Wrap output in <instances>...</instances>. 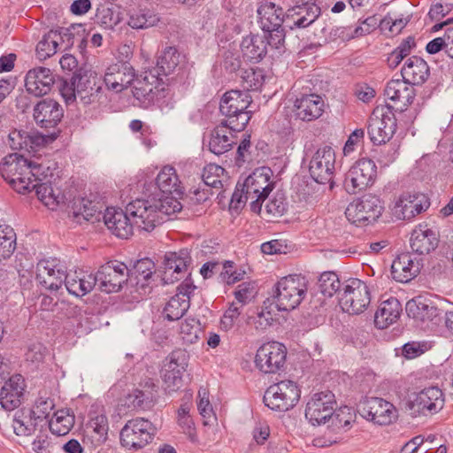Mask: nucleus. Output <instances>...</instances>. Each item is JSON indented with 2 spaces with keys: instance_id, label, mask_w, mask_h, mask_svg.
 I'll list each match as a JSON object with an SVG mask.
<instances>
[{
  "instance_id": "23",
  "label": "nucleus",
  "mask_w": 453,
  "mask_h": 453,
  "mask_svg": "<svg viewBox=\"0 0 453 453\" xmlns=\"http://www.w3.org/2000/svg\"><path fill=\"white\" fill-rule=\"evenodd\" d=\"M192 262L187 249L177 252H166L164 257V276L165 283H173L184 277Z\"/></svg>"
},
{
  "instance_id": "15",
  "label": "nucleus",
  "mask_w": 453,
  "mask_h": 453,
  "mask_svg": "<svg viewBox=\"0 0 453 453\" xmlns=\"http://www.w3.org/2000/svg\"><path fill=\"white\" fill-rule=\"evenodd\" d=\"M287 348L279 342L264 343L257 350L256 367L264 373H276L285 365Z\"/></svg>"
},
{
  "instance_id": "63",
  "label": "nucleus",
  "mask_w": 453,
  "mask_h": 453,
  "mask_svg": "<svg viewBox=\"0 0 453 453\" xmlns=\"http://www.w3.org/2000/svg\"><path fill=\"white\" fill-rule=\"evenodd\" d=\"M328 28L324 27L321 32L324 34L326 41H335L341 39L342 41H349L353 38H357L354 35V28L351 27H338L329 29L328 35H326Z\"/></svg>"
},
{
  "instance_id": "7",
  "label": "nucleus",
  "mask_w": 453,
  "mask_h": 453,
  "mask_svg": "<svg viewBox=\"0 0 453 453\" xmlns=\"http://www.w3.org/2000/svg\"><path fill=\"white\" fill-rule=\"evenodd\" d=\"M270 173V168L257 169L244 180L246 199H250V210L255 213H260L263 202L274 188Z\"/></svg>"
},
{
  "instance_id": "30",
  "label": "nucleus",
  "mask_w": 453,
  "mask_h": 453,
  "mask_svg": "<svg viewBox=\"0 0 453 453\" xmlns=\"http://www.w3.org/2000/svg\"><path fill=\"white\" fill-rule=\"evenodd\" d=\"M421 266L417 257L408 252L402 253L393 261L391 273L396 281L409 282L420 273Z\"/></svg>"
},
{
  "instance_id": "33",
  "label": "nucleus",
  "mask_w": 453,
  "mask_h": 453,
  "mask_svg": "<svg viewBox=\"0 0 453 453\" xmlns=\"http://www.w3.org/2000/svg\"><path fill=\"white\" fill-rule=\"evenodd\" d=\"M320 12L319 5L293 4L287 12L286 27L290 29L305 28L318 19Z\"/></svg>"
},
{
  "instance_id": "11",
  "label": "nucleus",
  "mask_w": 453,
  "mask_h": 453,
  "mask_svg": "<svg viewBox=\"0 0 453 453\" xmlns=\"http://www.w3.org/2000/svg\"><path fill=\"white\" fill-rule=\"evenodd\" d=\"M377 176V166L370 158L357 160L347 172L343 186L349 194H357L372 186Z\"/></svg>"
},
{
  "instance_id": "45",
  "label": "nucleus",
  "mask_w": 453,
  "mask_h": 453,
  "mask_svg": "<svg viewBox=\"0 0 453 453\" xmlns=\"http://www.w3.org/2000/svg\"><path fill=\"white\" fill-rule=\"evenodd\" d=\"M156 184L159 191L163 194H175L182 198L183 192L180 188V180L176 170L170 165L165 166L157 174Z\"/></svg>"
},
{
  "instance_id": "52",
  "label": "nucleus",
  "mask_w": 453,
  "mask_h": 453,
  "mask_svg": "<svg viewBox=\"0 0 453 453\" xmlns=\"http://www.w3.org/2000/svg\"><path fill=\"white\" fill-rule=\"evenodd\" d=\"M241 85L244 91H257L264 85L265 75L263 69L249 68L241 70Z\"/></svg>"
},
{
  "instance_id": "54",
  "label": "nucleus",
  "mask_w": 453,
  "mask_h": 453,
  "mask_svg": "<svg viewBox=\"0 0 453 453\" xmlns=\"http://www.w3.org/2000/svg\"><path fill=\"white\" fill-rule=\"evenodd\" d=\"M319 289L324 296L331 297L338 293L341 296L342 293V283L338 275L334 272H325L320 274L319 279Z\"/></svg>"
},
{
  "instance_id": "27",
  "label": "nucleus",
  "mask_w": 453,
  "mask_h": 453,
  "mask_svg": "<svg viewBox=\"0 0 453 453\" xmlns=\"http://www.w3.org/2000/svg\"><path fill=\"white\" fill-rule=\"evenodd\" d=\"M64 116V110L57 101L45 98L34 107V119L42 128H53L58 126Z\"/></svg>"
},
{
  "instance_id": "18",
  "label": "nucleus",
  "mask_w": 453,
  "mask_h": 453,
  "mask_svg": "<svg viewBox=\"0 0 453 453\" xmlns=\"http://www.w3.org/2000/svg\"><path fill=\"white\" fill-rule=\"evenodd\" d=\"M335 154L332 147L325 145L319 148L310 161L311 177L319 184L329 183L333 188Z\"/></svg>"
},
{
  "instance_id": "50",
  "label": "nucleus",
  "mask_w": 453,
  "mask_h": 453,
  "mask_svg": "<svg viewBox=\"0 0 453 453\" xmlns=\"http://www.w3.org/2000/svg\"><path fill=\"white\" fill-rule=\"evenodd\" d=\"M108 419L105 415H96L91 418L87 424V436H91L96 441V445H102L108 435Z\"/></svg>"
},
{
  "instance_id": "25",
  "label": "nucleus",
  "mask_w": 453,
  "mask_h": 453,
  "mask_svg": "<svg viewBox=\"0 0 453 453\" xmlns=\"http://www.w3.org/2000/svg\"><path fill=\"white\" fill-rule=\"evenodd\" d=\"M103 219L107 228L112 234L121 239H128L134 233V223L126 211L107 208L103 214Z\"/></svg>"
},
{
  "instance_id": "17",
  "label": "nucleus",
  "mask_w": 453,
  "mask_h": 453,
  "mask_svg": "<svg viewBox=\"0 0 453 453\" xmlns=\"http://www.w3.org/2000/svg\"><path fill=\"white\" fill-rule=\"evenodd\" d=\"M165 82L150 70L144 73L142 79H138L133 88V95L142 106L147 108L161 97H165Z\"/></svg>"
},
{
  "instance_id": "19",
  "label": "nucleus",
  "mask_w": 453,
  "mask_h": 453,
  "mask_svg": "<svg viewBox=\"0 0 453 453\" xmlns=\"http://www.w3.org/2000/svg\"><path fill=\"white\" fill-rule=\"evenodd\" d=\"M104 82L101 76L92 71L81 70L76 73V92L84 104L101 103L104 96Z\"/></svg>"
},
{
  "instance_id": "34",
  "label": "nucleus",
  "mask_w": 453,
  "mask_h": 453,
  "mask_svg": "<svg viewBox=\"0 0 453 453\" xmlns=\"http://www.w3.org/2000/svg\"><path fill=\"white\" fill-rule=\"evenodd\" d=\"M66 274L60 269H56L53 262L41 260L36 266V280L40 285L50 291L58 290Z\"/></svg>"
},
{
  "instance_id": "39",
  "label": "nucleus",
  "mask_w": 453,
  "mask_h": 453,
  "mask_svg": "<svg viewBox=\"0 0 453 453\" xmlns=\"http://www.w3.org/2000/svg\"><path fill=\"white\" fill-rule=\"evenodd\" d=\"M68 208L69 213H72L73 218L78 222H81V219L87 221L99 220L101 216L99 203L86 197H74Z\"/></svg>"
},
{
  "instance_id": "48",
  "label": "nucleus",
  "mask_w": 453,
  "mask_h": 453,
  "mask_svg": "<svg viewBox=\"0 0 453 453\" xmlns=\"http://www.w3.org/2000/svg\"><path fill=\"white\" fill-rule=\"evenodd\" d=\"M159 17L155 12L144 8L130 11L127 24L134 29H146L157 25Z\"/></svg>"
},
{
  "instance_id": "40",
  "label": "nucleus",
  "mask_w": 453,
  "mask_h": 453,
  "mask_svg": "<svg viewBox=\"0 0 453 453\" xmlns=\"http://www.w3.org/2000/svg\"><path fill=\"white\" fill-rule=\"evenodd\" d=\"M403 308L401 303L395 297L382 302L374 315V324L378 328L384 329L400 318Z\"/></svg>"
},
{
  "instance_id": "16",
  "label": "nucleus",
  "mask_w": 453,
  "mask_h": 453,
  "mask_svg": "<svg viewBox=\"0 0 453 453\" xmlns=\"http://www.w3.org/2000/svg\"><path fill=\"white\" fill-rule=\"evenodd\" d=\"M357 410L363 418L379 425H389L396 417L395 406L380 397H365L360 400Z\"/></svg>"
},
{
  "instance_id": "9",
  "label": "nucleus",
  "mask_w": 453,
  "mask_h": 453,
  "mask_svg": "<svg viewBox=\"0 0 453 453\" xmlns=\"http://www.w3.org/2000/svg\"><path fill=\"white\" fill-rule=\"evenodd\" d=\"M383 209L379 196L365 194L348 205L345 215L348 220L355 225H368L381 215Z\"/></svg>"
},
{
  "instance_id": "58",
  "label": "nucleus",
  "mask_w": 453,
  "mask_h": 453,
  "mask_svg": "<svg viewBox=\"0 0 453 453\" xmlns=\"http://www.w3.org/2000/svg\"><path fill=\"white\" fill-rule=\"evenodd\" d=\"M56 164L50 161L38 163L29 162V177L33 182L50 180L53 177Z\"/></svg>"
},
{
  "instance_id": "59",
  "label": "nucleus",
  "mask_w": 453,
  "mask_h": 453,
  "mask_svg": "<svg viewBox=\"0 0 453 453\" xmlns=\"http://www.w3.org/2000/svg\"><path fill=\"white\" fill-rule=\"evenodd\" d=\"M119 22V15L113 9L105 6L97 8L95 23L103 29L112 30Z\"/></svg>"
},
{
  "instance_id": "47",
  "label": "nucleus",
  "mask_w": 453,
  "mask_h": 453,
  "mask_svg": "<svg viewBox=\"0 0 453 453\" xmlns=\"http://www.w3.org/2000/svg\"><path fill=\"white\" fill-rule=\"evenodd\" d=\"M9 144L14 150L30 151L43 142L42 136L33 135L24 130H13L9 134Z\"/></svg>"
},
{
  "instance_id": "24",
  "label": "nucleus",
  "mask_w": 453,
  "mask_h": 453,
  "mask_svg": "<svg viewBox=\"0 0 453 453\" xmlns=\"http://www.w3.org/2000/svg\"><path fill=\"white\" fill-rule=\"evenodd\" d=\"M154 273L155 265L150 258L138 260L133 268L129 269V284L135 288L141 296L151 293V278Z\"/></svg>"
},
{
  "instance_id": "1",
  "label": "nucleus",
  "mask_w": 453,
  "mask_h": 453,
  "mask_svg": "<svg viewBox=\"0 0 453 453\" xmlns=\"http://www.w3.org/2000/svg\"><path fill=\"white\" fill-rule=\"evenodd\" d=\"M251 102L247 91L233 89L226 92L219 105L220 112L226 117L222 124L228 125L231 131H242L251 118L252 111L247 110Z\"/></svg>"
},
{
  "instance_id": "42",
  "label": "nucleus",
  "mask_w": 453,
  "mask_h": 453,
  "mask_svg": "<svg viewBox=\"0 0 453 453\" xmlns=\"http://www.w3.org/2000/svg\"><path fill=\"white\" fill-rule=\"evenodd\" d=\"M180 54L175 47H166L157 58L156 66L150 69L157 77L172 74L180 64Z\"/></svg>"
},
{
  "instance_id": "10",
  "label": "nucleus",
  "mask_w": 453,
  "mask_h": 453,
  "mask_svg": "<svg viewBox=\"0 0 453 453\" xmlns=\"http://www.w3.org/2000/svg\"><path fill=\"white\" fill-rule=\"evenodd\" d=\"M155 435V428L150 421L142 418L128 420L120 431V442L123 447L138 450L149 444Z\"/></svg>"
},
{
  "instance_id": "12",
  "label": "nucleus",
  "mask_w": 453,
  "mask_h": 453,
  "mask_svg": "<svg viewBox=\"0 0 453 453\" xmlns=\"http://www.w3.org/2000/svg\"><path fill=\"white\" fill-rule=\"evenodd\" d=\"M187 366L188 355L185 350L177 349L168 356L161 370L164 388L167 393L177 392L182 388Z\"/></svg>"
},
{
  "instance_id": "51",
  "label": "nucleus",
  "mask_w": 453,
  "mask_h": 453,
  "mask_svg": "<svg viewBox=\"0 0 453 453\" xmlns=\"http://www.w3.org/2000/svg\"><path fill=\"white\" fill-rule=\"evenodd\" d=\"M189 305V300L175 295L166 303L162 312L163 317L169 321L178 320L188 311Z\"/></svg>"
},
{
  "instance_id": "62",
  "label": "nucleus",
  "mask_w": 453,
  "mask_h": 453,
  "mask_svg": "<svg viewBox=\"0 0 453 453\" xmlns=\"http://www.w3.org/2000/svg\"><path fill=\"white\" fill-rule=\"evenodd\" d=\"M55 407L54 399L50 397H42L40 396L35 403L34 411L35 417L37 418L39 422H42L45 419H47L50 412Z\"/></svg>"
},
{
  "instance_id": "13",
  "label": "nucleus",
  "mask_w": 453,
  "mask_h": 453,
  "mask_svg": "<svg viewBox=\"0 0 453 453\" xmlns=\"http://www.w3.org/2000/svg\"><path fill=\"white\" fill-rule=\"evenodd\" d=\"M129 269L119 261H111L102 265L94 275L96 284L99 282V288L106 293L119 292L124 284H129Z\"/></svg>"
},
{
  "instance_id": "46",
  "label": "nucleus",
  "mask_w": 453,
  "mask_h": 453,
  "mask_svg": "<svg viewBox=\"0 0 453 453\" xmlns=\"http://www.w3.org/2000/svg\"><path fill=\"white\" fill-rule=\"evenodd\" d=\"M228 125L222 124L217 126L211 134L209 142V150L215 155H221L231 150L234 142L232 140V135H227Z\"/></svg>"
},
{
  "instance_id": "14",
  "label": "nucleus",
  "mask_w": 453,
  "mask_h": 453,
  "mask_svg": "<svg viewBox=\"0 0 453 453\" xmlns=\"http://www.w3.org/2000/svg\"><path fill=\"white\" fill-rule=\"evenodd\" d=\"M444 397L442 391L437 387L426 388L406 403V409L411 415L428 416L437 413L443 408Z\"/></svg>"
},
{
  "instance_id": "49",
  "label": "nucleus",
  "mask_w": 453,
  "mask_h": 453,
  "mask_svg": "<svg viewBox=\"0 0 453 453\" xmlns=\"http://www.w3.org/2000/svg\"><path fill=\"white\" fill-rule=\"evenodd\" d=\"M48 423L52 434L58 436L65 435L74 425V416L69 410H58L54 412L53 418Z\"/></svg>"
},
{
  "instance_id": "41",
  "label": "nucleus",
  "mask_w": 453,
  "mask_h": 453,
  "mask_svg": "<svg viewBox=\"0 0 453 453\" xmlns=\"http://www.w3.org/2000/svg\"><path fill=\"white\" fill-rule=\"evenodd\" d=\"M67 291L75 296L81 297L89 293L96 285L94 274L66 273L63 281Z\"/></svg>"
},
{
  "instance_id": "21",
  "label": "nucleus",
  "mask_w": 453,
  "mask_h": 453,
  "mask_svg": "<svg viewBox=\"0 0 453 453\" xmlns=\"http://www.w3.org/2000/svg\"><path fill=\"white\" fill-rule=\"evenodd\" d=\"M428 207L425 196L404 192L394 202L391 213L397 220H411Z\"/></svg>"
},
{
  "instance_id": "61",
  "label": "nucleus",
  "mask_w": 453,
  "mask_h": 453,
  "mask_svg": "<svg viewBox=\"0 0 453 453\" xmlns=\"http://www.w3.org/2000/svg\"><path fill=\"white\" fill-rule=\"evenodd\" d=\"M200 333V322L194 318L184 319L180 326V334L185 343H195L199 339Z\"/></svg>"
},
{
  "instance_id": "60",
  "label": "nucleus",
  "mask_w": 453,
  "mask_h": 453,
  "mask_svg": "<svg viewBox=\"0 0 453 453\" xmlns=\"http://www.w3.org/2000/svg\"><path fill=\"white\" fill-rule=\"evenodd\" d=\"M35 190L37 197L45 205L49 206L50 203H58V197L55 196L53 188L50 185V180L33 182L28 185L27 192Z\"/></svg>"
},
{
  "instance_id": "29",
  "label": "nucleus",
  "mask_w": 453,
  "mask_h": 453,
  "mask_svg": "<svg viewBox=\"0 0 453 453\" xmlns=\"http://www.w3.org/2000/svg\"><path fill=\"white\" fill-rule=\"evenodd\" d=\"M26 383L20 374H14L4 382L0 391V404L5 411L18 408L23 400Z\"/></svg>"
},
{
  "instance_id": "53",
  "label": "nucleus",
  "mask_w": 453,
  "mask_h": 453,
  "mask_svg": "<svg viewBox=\"0 0 453 453\" xmlns=\"http://www.w3.org/2000/svg\"><path fill=\"white\" fill-rule=\"evenodd\" d=\"M225 169L220 165L210 164L203 168L202 178L203 184L209 189H223Z\"/></svg>"
},
{
  "instance_id": "2",
  "label": "nucleus",
  "mask_w": 453,
  "mask_h": 453,
  "mask_svg": "<svg viewBox=\"0 0 453 453\" xmlns=\"http://www.w3.org/2000/svg\"><path fill=\"white\" fill-rule=\"evenodd\" d=\"M305 277L293 274L282 277L274 286V302L279 311H292L298 307L307 295Z\"/></svg>"
},
{
  "instance_id": "37",
  "label": "nucleus",
  "mask_w": 453,
  "mask_h": 453,
  "mask_svg": "<svg viewBox=\"0 0 453 453\" xmlns=\"http://www.w3.org/2000/svg\"><path fill=\"white\" fill-rule=\"evenodd\" d=\"M259 23L263 30L273 29V27H286L287 16H284L283 9L270 1H264L257 8Z\"/></svg>"
},
{
  "instance_id": "36",
  "label": "nucleus",
  "mask_w": 453,
  "mask_h": 453,
  "mask_svg": "<svg viewBox=\"0 0 453 453\" xmlns=\"http://www.w3.org/2000/svg\"><path fill=\"white\" fill-rule=\"evenodd\" d=\"M57 40L64 45L65 50L73 48L75 44L81 52L88 43L86 29L82 24H72L68 27H58L54 30Z\"/></svg>"
},
{
  "instance_id": "44",
  "label": "nucleus",
  "mask_w": 453,
  "mask_h": 453,
  "mask_svg": "<svg viewBox=\"0 0 453 453\" xmlns=\"http://www.w3.org/2000/svg\"><path fill=\"white\" fill-rule=\"evenodd\" d=\"M38 423L32 409L21 408L13 415V432L18 436H30L35 432Z\"/></svg>"
},
{
  "instance_id": "38",
  "label": "nucleus",
  "mask_w": 453,
  "mask_h": 453,
  "mask_svg": "<svg viewBox=\"0 0 453 453\" xmlns=\"http://www.w3.org/2000/svg\"><path fill=\"white\" fill-rule=\"evenodd\" d=\"M410 242L411 250L415 253L422 255L434 250L437 247L439 240L435 232L425 226L413 230Z\"/></svg>"
},
{
  "instance_id": "56",
  "label": "nucleus",
  "mask_w": 453,
  "mask_h": 453,
  "mask_svg": "<svg viewBox=\"0 0 453 453\" xmlns=\"http://www.w3.org/2000/svg\"><path fill=\"white\" fill-rule=\"evenodd\" d=\"M177 196L175 194H163L159 198L155 197L158 211L162 213V223L165 221L166 216L181 211L182 204Z\"/></svg>"
},
{
  "instance_id": "31",
  "label": "nucleus",
  "mask_w": 453,
  "mask_h": 453,
  "mask_svg": "<svg viewBox=\"0 0 453 453\" xmlns=\"http://www.w3.org/2000/svg\"><path fill=\"white\" fill-rule=\"evenodd\" d=\"M325 102L317 94H304L295 102V114L303 121L319 119L324 112Z\"/></svg>"
},
{
  "instance_id": "55",
  "label": "nucleus",
  "mask_w": 453,
  "mask_h": 453,
  "mask_svg": "<svg viewBox=\"0 0 453 453\" xmlns=\"http://www.w3.org/2000/svg\"><path fill=\"white\" fill-rule=\"evenodd\" d=\"M16 250V234L8 226H0V260H5L12 257Z\"/></svg>"
},
{
  "instance_id": "26",
  "label": "nucleus",
  "mask_w": 453,
  "mask_h": 453,
  "mask_svg": "<svg viewBox=\"0 0 453 453\" xmlns=\"http://www.w3.org/2000/svg\"><path fill=\"white\" fill-rule=\"evenodd\" d=\"M134 69L127 62H119L110 65L104 73V84L108 89L121 92L134 81Z\"/></svg>"
},
{
  "instance_id": "6",
  "label": "nucleus",
  "mask_w": 453,
  "mask_h": 453,
  "mask_svg": "<svg viewBox=\"0 0 453 453\" xmlns=\"http://www.w3.org/2000/svg\"><path fill=\"white\" fill-rule=\"evenodd\" d=\"M370 302V290L365 281L351 278L342 284V293L339 296V303L343 311L349 314H360L366 310Z\"/></svg>"
},
{
  "instance_id": "20",
  "label": "nucleus",
  "mask_w": 453,
  "mask_h": 453,
  "mask_svg": "<svg viewBox=\"0 0 453 453\" xmlns=\"http://www.w3.org/2000/svg\"><path fill=\"white\" fill-rule=\"evenodd\" d=\"M335 405L334 395L331 391L316 393L306 404L305 418L312 425L326 423L332 417Z\"/></svg>"
},
{
  "instance_id": "35",
  "label": "nucleus",
  "mask_w": 453,
  "mask_h": 453,
  "mask_svg": "<svg viewBox=\"0 0 453 453\" xmlns=\"http://www.w3.org/2000/svg\"><path fill=\"white\" fill-rule=\"evenodd\" d=\"M401 75L412 85H422L430 76V68L422 58L411 56L405 61Z\"/></svg>"
},
{
  "instance_id": "57",
  "label": "nucleus",
  "mask_w": 453,
  "mask_h": 453,
  "mask_svg": "<svg viewBox=\"0 0 453 453\" xmlns=\"http://www.w3.org/2000/svg\"><path fill=\"white\" fill-rule=\"evenodd\" d=\"M59 42L57 40V34L53 29L43 35L37 43L36 55L40 60H44L57 52Z\"/></svg>"
},
{
  "instance_id": "43",
  "label": "nucleus",
  "mask_w": 453,
  "mask_h": 453,
  "mask_svg": "<svg viewBox=\"0 0 453 453\" xmlns=\"http://www.w3.org/2000/svg\"><path fill=\"white\" fill-rule=\"evenodd\" d=\"M241 50L247 61L257 63L266 55L267 43L263 36L250 35L242 39Z\"/></svg>"
},
{
  "instance_id": "3",
  "label": "nucleus",
  "mask_w": 453,
  "mask_h": 453,
  "mask_svg": "<svg viewBox=\"0 0 453 453\" xmlns=\"http://www.w3.org/2000/svg\"><path fill=\"white\" fill-rule=\"evenodd\" d=\"M29 162L27 158L17 153L9 154L0 163L2 177L20 194L27 193L28 185L32 183L29 177Z\"/></svg>"
},
{
  "instance_id": "4",
  "label": "nucleus",
  "mask_w": 453,
  "mask_h": 453,
  "mask_svg": "<svg viewBox=\"0 0 453 453\" xmlns=\"http://www.w3.org/2000/svg\"><path fill=\"white\" fill-rule=\"evenodd\" d=\"M405 311L408 317L414 319L424 330L434 331L443 322V310L422 296L409 300L405 305Z\"/></svg>"
},
{
  "instance_id": "28",
  "label": "nucleus",
  "mask_w": 453,
  "mask_h": 453,
  "mask_svg": "<svg viewBox=\"0 0 453 453\" xmlns=\"http://www.w3.org/2000/svg\"><path fill=\"white\" fill-rule=\"evenodd\" d=\"M55 82L50 69L39 66L29 70L25 78V87L28 94L36 97L47 95Z\"/></svg>"
},
{
  "instance_id": "64",
  "label": "nucleus",
  "mask_w": 453,
  "mask_h": 453,
  "mask_svg": "<svg viewBox=\"0 0 453 453\" xmlns=\"http://www.w3.org/2000/svg\"><path fill=\"white\" fill-rule=\"evenodd\" d=\"M255 293V288L251 282H242L237 286L234 295L237 303L243 307L254 298Z\"/></svg>"
},
{
  "instance_id": "22",
  "label": "nucleus",
  "mask_w": 453,
  "mask_h": 453,
  "mask_svg": "<svg viewBox=\"0 0 453 453\" xmlns=\"http://www.w3.org/2000/svg\"><path fill=\"white\" fill-rule=\"evenodd\" d=\"M397 127L396 119L391 106L380 117L375 116L369 119L367 133L371 142L375 145L385 144L395 133Z\"/></svg>"
},
{
  "instance_id": "8",
  "label": "nucleus",
  "mask_w": 453,
  "mask_h": 453,
  "mask_svg": "<svg viewBox=\"0 0 453 453\" xmlns=\"http://www.w3.org/2000/svg\"><path fill=\"white\" fill-rule=\"evenodd\" d=\"M127 213L135 227L146 232L162 224V213L158 211L155 197L137 198L127 205Z\"/></svg>"
},
{
  "instance_id": "32",
  "label": "nucleus",
  "mask_w": 453,
  "mask_h": 453,
  "mask_svg": "<svg viewBox=\"0 0 453 453\" xmlns=\"http://www.w3.org/2000/svg\"><path fill=\"white\" fill-rule=\"evenodd\" d=\"M412 86L403 78L391 80L387 83L384 95L388 99L399 104L398 109L402 111L403 108L411 104L415 98V89Z\"/></svg>"
},
{
  "instance_id": "5",
  "label": "nucleus",
  "mask_w": 453,
  "mask_h": 453,
  "mask_svg": "<svg viewBox=\"0 0 453 453\" xmlns=\"http://www.w3.org/2000/svg\"><path fill=\"white\" fill-rule=\"evenodd\" d=\"M301 390L298 385L289 380L271 385L265 392V404L275 411H287L292 409L300 399Z\"/></svg>"
}]
</instances>
